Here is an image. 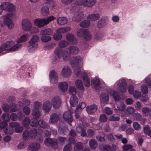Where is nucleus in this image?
Returning a JSON list of instances; mask_svg holds the SVG:
<instances>
[{"label":"nucleus","instance_id":"9","mask_svg":"<svg viewBox=\"0 0 151 151\" xmlns=\"http://www.w3.org/2000/svg\"><path fill=\"white\" fill-rule=\"evenodd\" d=\"M22 25L23 29L25 31H29L32 28L30 21L27 19H24L22 21Z\"/></svg>","mask_w":151,"mask_h":151},{"label":"nucleus","instance_id":"50","mask_svg":"<svg viewBox=\"0 0 151 151\" xmlns=\"http://www.w3.org/2000/svg\"><path fill=\"white\" fill-rule=\"evenodd\" d=\"M100 150L101 151H110L111 147L109 145H106L102 147H100L99 148Z\"/></svg>","mask_w":151,"mask_h":151},{"label":"nucleus","instance_id":"44","mask_svg":"<svg viewBox=\"0 0 151 151\" xmlns=\"http://www.w3.org/2000/svg\"><path fill=\"white\" fill-rule=\"evenodd\" d=\"M142 112L146 116L149 115L151 113V109L149 107L145 106L142 109Z\"/></svg>","mask_w":151,"mask_h":151},{"label":"nucleus","instance_id":"30","mask_svg":"<svg viewBox=\"0 0 151 151\" xmlns=\"http://www.w3.org/2000/svg\"><path fill=\"white\" fill-rule=\"evenodd\" d=\"M78 101L77 97L75 96L71 97L70 100L71 106L72 107L75 106L78 104Z\"/></svg>","mask_w":151,"mask_h":151},{"label":"nucleus","instance_id":"48","mask_svg":"<svg viewBox=\"0 0 151 151\" xmlns=\"http://www.w3.org/2000/svg\"><path fill=\"white\" fill-rule=\"evenodd\" d=\"M90 24V22L89 21L87 20H84L81 22L80 24V26L83 28H87Z\"/></svg>","mask_w":151,"mask_h":151},{"label":"nucleus","instance_id":"18","mask_svg":"<svg viewBox=\"0 0 151 151\" xmlns=\"http://www.w3.org/2000/svg\"><path fill=\"white\" fill-rule=\"evenodd\" d=\"M34 23L35 25L37 26L39 28H40L47 25L44 19H36L34 21Z\"/></svg>","mask_w":151,"mask_h":151},{"label":"nucleus","instance_id":"57","mask_svg":"<svg viewBox=\"0 0 151 151\" xmlns=\"http://www.w3.org/2000/svg\"><path fill=\"white\" fill-rule=\"evenodd\" d=\"M86 106L85 103L84 102H82L79 103L77 106L76 111H78L80 110L81 109L82 110L84 109Z\"/></svg>","mask_w":151,"mask_h":151},{"label":"nucleus","instance_id":"47","mask_svg":"<svg viewBox=\"0 0 151 151\" xmlns=\"http://www.w3.org/2000/svg\"><path fill=\"white\" fill-rule=\"evenodd\" d=\"M39 37L37 35H33L32 38L29 42V44H37L35 43L37 42L39 40Z\"/></svg>","mask_w":151,"mask_h":151},{"label":"nucleus","instance_id":"20","mask_svg":"<svg viewBox=\"0 0 151 151\" xmlns=\"http://www.w3.org/2000/svg\"><path fill=\"white\" fill-rule=\"evenodd\" d=\"M13 106H14V108H10V111L12 112H14L16 111L17 110L21 109L23 106V103L21 101H19L18 102L16 106L15 104L13 103L12 104Z\"/></svg>","mask_w":151,"mask_h":151},{"label":"nucleus","instance_id":"3","mask_svg":"<svg viewBox=\"0 0 151 151\" xmlns=\"http://www.w3.org/2000/svg\"><path fill=\"white\" fill-rule=\"evenodd\" d=\"M77 35L80 37H84V39L86 40H90L92 37L91 35L86 29H81L78 30L77 32Z\"/></svg>","mask_w":151,"mask_h":151},{"label":"nucleus","instance_id":"45","mask_svg":"<svg viewBox=\"0 0 151 151\" xmlns=\"http://www.w3.org/2000/svg\"><path fill=\"white\" fill-rule=\"evenodd\" d=\"M2 120L5 122H9L10 121L9 114L8 113L3 114L1 116Z\"/></svg>","mask_w":151,"mask_h":151},{"label":"nucleus","instance_id":"64","mask_svg":"<svg viewBox=\"0 0 151 151\" xmlns=\"http://www.w3.org/2000/svg\"><path fill=\"white\" fill-rule=\"evenodd\" d=\"M17 115L18 120L19 121L23 120L25 116L24 114L21 111H19Z\"/></svg>","mask_w":151,"mask_h":151},{"label":"nucleus","instance_id":"40","mask_svg":"<svg viewBox=\"0 0 151 151\" xmlns=\"http://www.w3.org/2000/svg\"><path fill=\"white\" fill-rule=\"evenodd\" d=\"M30 120L29 117L27 116L26 117L22 122V124L24 126L28 129L29 124L30 123Z\"/></svg>","mask_w":151,"mask_h":151},{"label":"nucleus","instance_id":"58","mask_svg":"<svg viewBox=\"0 0 151 151\" xmlns=\"http://www.w3.org/2000/svg\"><path fill=\"white\" fill-rule=\"evenodd\" d=\"M61 33H60L59 32H57V33L54 34L53 35V38L55 40H60L62 37V35L61 34Z\"/></svg>","mask_w":151,"mask_h":151},{"label":"nucleus","instance_id":"62","mask_svg":"<svg viewBox=\"0 0 151 151\" xmlns=\"http://www.w3.org/2000/svg\"><path fill=\"white\" fill-rule=\"evenodd\" d=\"M47 3L49 8L52 9L55 6V3L54 1H47Z\"/></svg>","mask_w":151,"mask_h":151},{"label":"nucleus","instance_id":"24","mask_svg":"<svg viewBox=\"0 0 151 151\" xmlns=\"http://www.w3.org/2000/svg\"><path fill=\"white\" fill-rule=\"evenodd\" d=\"M53 33L52 30L49 28L44 29L40 31L41 35L44 36L46 35H51Z\"/></svg>","mask_w":151,"mask_h":151},{"label":"nucleus","instance_id":"13","mask_svg":"<svg viewBox=\"0 0 151 151\" xmlns=\"http://www.w3.org/2000/svg\"><path fill=\"white\" fill-rule=\"evenodd\" d=\"M101 81L97 77H95L91 80V84L95 89L98 90L100 88Z\"/></svg>","mask_w":151,"mask_h":151},{"label":"nucleus","instance_id":"49","mask_svg":"<svg viewBox=\"0 0 151 151\" xmlns=\"http://www.w3.org/2000/svg\"><path fill=\"white\" fill-rule=\"evenodd\" d=\"M23 139L24 140H27L29 138V132L27 130H25L22 134Z\"/></svg>","mask_w":151,"mask_h":151},{"label":"nucleus","instance_id":"7","mask_svg":"<svg viewBox=\"0 0 151 151\" xmlns=\"http://www.w3.org/2000/svg\"><path fill=\"white\" fill-rule=\"evenodd\" d=\"M49 78L51 83L55 84L58 82V76L57 73L54 70H52L50 72Z\"/></svg>","mask_w":151,"mask_h":151},{"label":"nucleus","instance_id":"59","mask_svg":"<svg viewBox=\"0 0 151 151\" xmlns=\"http://www.w3.org/2000/svg\"><path fill=\"white\" fill-rule=\"evenodd\" d=\"M134 119L136 121H139L142 118L141 114L138 113H135L133 114Z\"/></svg>","mask_w":151,"mask_h":151},{"label":"nucleus","instance_id":"37","mask_svg":"<svg viewBox=\"0 0 151 151\" xmlns=\"http://www.w3.org/2000/svg\"><path fill=\"white\" fill-rule=\"evenodd\" d=\"M120 119L119 115L117 114H114L109 118V120L110 121H119Z\"/></svg>","mask_w":151,"mask_h":151},{"label":"nucleus","instance_id":"4","mask_svg":"<svg viewBox=\"0 0 151 151\" xmlns=\"http://www.w3.org/2000/svg\"><path fill=\"white\" fill-rule=\"evenodd\" d=\"M15 15V14L13 13H10L6 14L4 16V24L7 26L9 29H12L13 26V22L10 18Z\"/></svg>","mask_w":151,"mask_h":151},{"label":"nucleus","instance_id":"51","mask_svg":"<svg viewBox=\"0 0 151 151\" xmlns=\"http://www.w3.org/2000/svg\"><path fill=\"white\" fill-rule=\"evenodd\" d=\"M27 35L25 34L22 36L18 40V43L24 42L26 41L27 40Z\"/></svg>","mask_w":151,"mask_h":151},{"label":"nucleus","instance_id":"56","mask_svg":"<svg viewBox=\"0 0 151 151\" xmlns=\"http://www.w3.org/2000/svg\"><path fill=\"white\" fill-rule=\"evenodd\" d=\"M68 44V42L65 40H61L59 43V45L60 48L65 47Z\"/></svg>","mask_w":151,"mask_h":151},{"label":"nucleus","instance_id":"27","mask_svg":"<svg viewBox=\"0 0 151 151\" xmlns=\"http://www.w3.org/2000/svg\"><path fill=\"white\" fill-rule=\"evenodd\" d=\"M100 15L99 14H89L88 17V19L91 21H95L99 19Z\"/></svg>","mask_w":151,"mask_h":151},{"label":"nucleus","instance_id":"11","mask_svg":"<svg viewBox=\"0 0 151 151\" xmlns=\"http://www.w3.org/2000/svg\"><path fill=\"white\" fill-rule=\"evenodd\" d=\"M71 70L70 68L67 66H65L63 68L62 74L63 76L65 78H68L71 75Z\"/></svg>","mask_w":151,"mask_h":151},{"label":"nucleus","instance_id":"29","mask_svg":"<svg viewBox=\"0 0 151 151\" xmlns=\"http://www.w3.org/2000/svg\"><path fill=\"white\" fill-rule=\"evenodd\" d=\"M57 23L60 25H63L67 24V19L65 17H59L57 20Z\"/></svg>","mask_w":151,"mask_h":151},{"label":"nucleus","instance_id":"10","mask_svg":"<svg viewBox=\"0 0 151 151\" xmlns=\"http://www.w3.org/2000/svg\"><path fill=\"white\" fill-rule=\"evenodd\" d=\"M76 131L78 133H81L82 137H84L87 136L85 126L83 124H80L76 128Z\"/></svg>","mask_w":151,"mask_h":151},{"label":"nucleus","instance_id":"17","mask_svg":"<svg viewBox=\"0 0 151 151\" xmlns=\"http://www.w3.org/2000/svg\"><path fill=\"white\" fill-rule=\"evenodd\" d=\"M82 76L83 83L85 86L87 87H88L90 86V80L88 77L87 73L85 72H83Z\"/></svg>","mask_w":151,"mask_h":151},{"label":"nucleus","instance_id":"28","mask_svg":"<svg viewBox=\"0 0 151 151\" xmlns=\"http://www.w3.org/2000/svg\"><path fill=\"white\" fill-rule=\"evenodd\" d=\"M59 87L62 91L65 92L68 89V83L66 82H61L59 84Z\"/></svg>","mask_w":151,"mask_h":151},{"label":"nucleus","instance_id":"6","mask_svg":"<svg viewBox=\"0 0 151 151\" xmlns=\"http://www.w3.org/2000/svg\"><path fill=\"white\" fill-rule=\"evenodd\" d=\"M61 103V100L58 96L53 97L51 100V103L53 107L55 109H58L60 107Z\"/></svg>","mask_w":151,"mask_h":151},{"label":"nucleus","instance_id":"26","mask_svg":"<svg viewBox=\"0 0 151 151\" xmlns=\"http://www.w3.org/2000/svg\"><path fill=\"white\" fill-rule=\"evenodd\" d=\"M51 108V105L50 102L49 101H45L43 104V108L46 112H49Z\"/></svg>","mask_w":151,"mask_h":151},{"label":"nucleus","instance_id":"12","mask_svg":"<svg viewBox=\"0 0 151 151\" xmlns=\"http://www.w3.org/2000/svg\"><path fill=\"white\" fill-rule=\"evenodd\" d=\"M63 119L68 123L72 122L73 120V117L72 116L71 112L68 111H65L63 114Z\"/></svg>","mask_w":151,"mask_h":151},{"label":"nucleus","instance_id":"5","mask_svg":"<svg viewBox=\"0 0 151 151\" xmlns=\"http://www.w3.org/2000/svg\"><path fill=\"white\" fill-rule=\"evenodd\" d=\"M127 82L124 79H122L119 81L117 84L118 88L120 92L124 93L126 92Z\"/></svg>","mask_w":151,"mask_h":151},{"label":"nucleus","instance_id":"14","mask_svg":"<svg viewBox=\"0 0 151 151\" xmlns=\"http://www.w3.org/2000/svg\"><path fill=\"white\" fill-rule=\"evenodd\" d=\"M108 21L106 17L104 16L98 21L97 27L101 28L105 26L108 23Z\"/></svg>","mask_w":151,"mask_h":151},{"label":"nucleus","instance_id":"43","mask_svg":"<svg viewBox=\"0 0 151 151\" xmlns=\"http://www.w3.org/2000/svg\"><path fill=\"white\" fill-rule=\"evenodd\" d=\"M54 52L58 58H60L62 57L63 54V50L60 49H56L55 50Z\"/></svg>","mask_w":151,"mask_h":151},{"label":"nucleus","instance_id":"8","mask_svg":"<svg viewBox=\"0 0 151 151\" xmlns=\"http://www.w3.org/2000/svg\"><path fill=\"white\" fill-rule=\"evenodd\" d=\"M45 144L48 146H52L55 148L58 147V141L55 138H47L45 140Z\"/></svg>","mask_w":151,"mask_h":151},{"label":"nucleus","instance_id":"53","mask_svg":"<svg viewBox=\"0 0 151 151\" xmlns=\"http://www.w3.org/2000/svg\"><path fill=\"white\" fill-rule=\"evenodd\" d=\"M141 90L144 94H146L148 92V87L145 84H143L141 86Z\"/></svg>","mask_w":151,"mask_h":151},{"label":"nucleus","instance_id":"15","mask_svg":"<svg viewBox=\"0 0 151 151\" xmlns=\"http://www.w3.org/2000/svg\"><path fill=\"white\" fill-rule=\"evenodd\" d=\"M97 109V106L94 104L88 106L86 110L89 114H92L96 111Z\"/></svg>","mask_w":151,"mask_h":151},{"label":"nucleus","instance_id":"63","mask_svg":"<svg viewBox=\"0 0 151 151\" xmlns=\"http://www.w3.org/2000/svg\"><path fill=\"white\" fill-rule=\"evenodd\" d=\"M107 118L106 115L104 114H102L100 115L99 120L101 122H105L107 121Z\"/></svg>","mask_w":151,"mask_h":151},{"label":"nucleus","instance_id":"41","mask_svg":"<svg viewBox=\"0 0 151 151\" xmlns=\"http://www.w3.org/2000/svg\"><path fill=\"white\" fill-rule=\"evenodd\" d=\"M38 124L43 129H48L49 127V126L48 125L47 123L45 122V121L43 120H40Z\"/></svg>","mask_w":151,"mask_h":151},{"label":"nucleus","instance_id":"46","mask_svg":"<svg viewBox=\"0 0 151 151\" xmlns=\"http://www.w3.org/2000/svg\"><path fill=\"white\" fill-rule=\"evenodd\" d=\"M113 92L112 96L114 100L115 101H119L120 100L121 98L118 92L115 91L114 90H113Z\"/></svg>","mask_w":151,"mask_h":151},{"label":"nucleus","instance_id":"39","mask_svg":"<svg viewBox=\"0 0 151 151\" xmlns=\"http://www.w3.org/2000/svg\"><path fill=\"white\" fill-rule=\"evenodd\" d=\"M69 52H66L65 49L62 55L63 60L66 61L69 60L71 58Z\"/></svg>","mask_w":151,"mask_h":151},{"label":"nucleus","instance_id":"21","mask_svg":"<svg viewBox=\"0 0 151 151\" xmlns=\"http://www.w3.org/2000/svg\"><path fill=\"white\" fill-rule=\"evenodd\" d=\"M59 119L58 115L56 113H53L50 115L49 122L52 124L58 122Z\"/></svg>","mask_w":151,"mask_h":151},{"label":"nucleus","instance_id":"2","mask_svg":"<svg viewBox=\"0 0 151 151\" xmlns=\"http://www.w3.org/2000/svg\"><path fill=\"white\" fill-rule=\"evenodd\" d=\"M14 44L13 41H10L1 45L0 46V53L3 51H15L22 46L21 44H17L14 45Z\"/></svg>","mask_w":151,"mask_h":151},{"label":"nucleus","instance_id":"34","mask_svg":"<svg viewBox=\"0 0 151 151\" xmlns=\"http://www.w3.org/2000/svg\"><path fill=\"white\" fill-rule=\"evenodd\" d=\"M29 138L31 139L35 138L37 134V131L35 128H33L30 130Z\"/></svg>","mask_w":151,"mask_h":151},{"label":"nucleus","instance_id":"54","mask_svg":"<svg viewBox=\"0 0 151 151\" xmlns=\"http://www.w3.org/2000/svg\"><path fill=\"white\" fill-rule=\"evenodd\" d=\"M70 29L71 28L69 27L60 28L57 29V32L60 33H64L65 32L69 31Z\"/></svg>","mask_w":151,"mask_h":151},{"label":"nucleus","instance_id":"61","mask_svg":"<svg viewBox=\"0 0 151 151\" xmlns=\"http://www.w3.org/2000/svg\"><path fill=\"white\" fill-rule=\"evenodd\" d=\"M69 93L73 96L75 95L76 94V89L73 86H70L69 89Z\"/></svg>","mask_w":151,"mask_h":151},{"label":"nucleus","instance_id":"38","mask_svg":"<svg viewBox=\"0 0 151 151\" xmlns=\"http://www.w3.org/2000/svg\"><path fill=\"white\" fill-rule=\"evenodd\" d=\"M75 84L76 87L80 90L84 89L82 81L80 79L76 80L75 82Z\"/></svg>","mask_w":151,"mask_h":151},{"label":"nucleus","instance_id":"1","mask_svg":"<svg viewBox=\"0 0 151 151\" xmlns=\"http://www.w3.org/2000/svg\"><path fill=\"white\" fill-rule=\"evenodd\" d=\"M73 9L76 12L77 16H76L75 20L79 22L81 21L84 17V14L82 11H80L81 6L83 5L84 6L91 7L96 3V1H76Z\"/></svg>","mask_w":151,"mask_h":151},{"label":"nucleus","instance_id":"36","mask_svg":"<svg viewBox=\"0 0 151 151\" xmlns=\"http://www.w3.org/2000/svg\"><path fill=\"white\" fill-rule=\"evenodd\" d=\"M4 131L5 134L7 135H11L13 134L14 129L12 127H9L4 128Z\"/></svg>","mask_w":151,"mask_h":151},{"label":"nucleus","instance_id":"16","mask_svg":"<svg viewBox=\"0 0 151 151\" xmlns=\"http://www.w3.org/2000/svg\"><path fill=\"white\" fill-rule=\"evenodd\" d=\"M65 49L66 52H69L70 55L77 54L79 51V48L74 46H70L68 48H66Z\"/></svg>","mask_w":151,"mask_h":151},{"label":"nucleus","instance_id":"25","mask_svg":"<svg viewBox=\"0 0 151 151\" xmlns=\"http://www.w3.org/2000/svg\"><path fill=\"white\" fill-rule=\"evenodd\" d=\"M82 58L80 56H76L73 58L71 63L73 65L77 66L79 63L82 60Z\"/></svg>","mask_w":151,"mask_h":151},{"label":"nucleus","instance_id":"35","mask_svg":"<svg viewBox=\"0 0 151 151\" xmlns=\"http://www.w3.org/2000/svg\"><path fill=\"white\" fill-rule=\"evenodd\" d=\"M49 8L46 6H43L41 9V13L44 16H47L49 14Z\"/></svg>","mask_w":151,"mask_h":151},{"label":"nucleus","instance_id":"31","mask_svg":"<svg viewBox=\"0 0 151 151\" xmlns=\"http://www.w3.org/2000/svg\"><path fill=\"white\" fill-rule=\"evenodd\" d=\"M89 145L90 148L92 149H95L98 146L97 142L96 140L91 139L89 141Z\"/></svg>","mask_w":151,"mask_h":151},{"label":"nucleus","instance_id":"52","mask_svg":"<svg viewBox=\"0 0 151 151\" xmlns=\"http://www.w3.org/2000/svg\"><path fill=\"white\" fill-rule=\"evenodd\" d=\"M29 44L30 45L28 46V47L29 48V51L30 52L33 51L38 46V45L37 44Z\"/></svg>","mask_w":151,"mask_h":151},{"label":"nucleus","instance_id":"22","mask_svg":"<svg viewBox=\"0 0 151 151\" xmlns=\"http://www.w3.org/2000/svg\"><path fill=\"white\" fill-rule=\"evenodd\" d=\"M40 146V144L39 143L33 142L30 144L29 149L33 151H37L39 149Z\"/></svg>","mask_w":151,"mask_h":151},{"label":"nucleus","instance_id":"33","mask_svg":"<svg viewBox=\"0 0 151 151\" xmlns=\"http://www.w3.org/2000/svg\"><path fill=\"white\" fill-rule=\"evenodd\" d=\"M83 148V144L80 142L78 143L75 145L74 147V151H82Z\"/></svg>","mask_w":151,"mask_h":151},{"label":"nucleus","instance_id":"42","mask_svg":"<svg viewBox=\"0 0 151 151\" xmlns=\"http://www.w3.org/2000/svg\"><path fill=\"white\" fill-rule=\"evenodd\" d=\"M39 122L37 119L33 118L30 120V124L32 127H35L38 125Z\"/></svg>","mask_w":151,"mask_h":151},{"label":"nucleus","instance_id":"60","mask_svg":"<svg viewBox=\"0 0 151 151\" xmlns=\"http://www.w3.org/2000/svg\"><path fill=\"white\" fill-rule=\"evenodd\" d=\"M56 19V17H54L52 15L48 17L47 19H45V20L46 23L47 25L48 24L49 22L54 20L55 19Z\"/></svg>","mask_w":151,"mask_h":151},{"label":"nucleus","instance_id":"55","mask_svg":"<svg viewBox=\"0 0 151 151\" xmlns=\"http://www.w3.org/2000/svg\"><path fill=\"white\" fill-rule=\"evenodd\" d=\"M66 39L70 42H72L74 40L75 36L72 34L68 33L66 36Z\"/></svg>","mask_w":151,"mask_h":151},{"label":"nucleus","instance_id":"32","mask_svg":"<svg viewBox=\"0 0 151 151\" xmlns=\"http://www.w3.org/2000/svg\"><path fill=\"white\" fill-rule=\"evenodd\" d=\"M143 132L146 134L151 137V129L149 126L147 125L144 126Z\"/></svg>","mask_w":151,"mask_h":151},{"label":"nucleus","instance_id":"23","mask_svg":"<svg viewBox=\"0 0 151 151\" xmlns=\"http://www.w3.org/2000/svg\"><path fill=\"white\" fill-rule=\"evenodd\" d=\"M32 115L33 118L39 119L40 116V112L39 109L34 108L32 111Z\"/></svg>","mask_w":151,"mask_h":151},{"label":"nucleus","instance_id":"19","mask_svg":"<svg viewBox=\"0 0 151 151\" xmlns=\"http://www.w3.org/2000/svg\"><path fill=\"white\" fill-rule=\"evenodd\" d=\"M109 99V95L105 93H102L101 95V100L104 104L108 103Z\"/></svg>","mask_w":151,"mask_h":151}]
</instances>
